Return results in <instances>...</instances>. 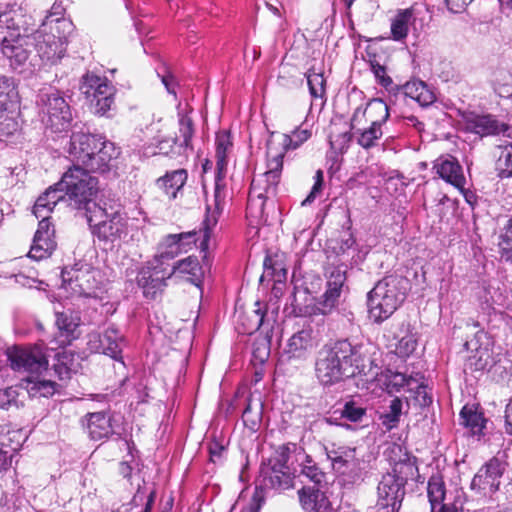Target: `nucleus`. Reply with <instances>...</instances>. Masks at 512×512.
<instances>
[{"label": "nucleus", "mask_w": 512, "mask_h": 512, "mask_svg": "<svg viewBox=\"0 0 512 512\" xmlns=\"http://www.w3.org/2000/svg\"><path fill=\"white\" fill-rule=\"evenodd\" d=\"M361 350V345H352L348 340L325 345L315 365L320 384H335L354 376L364 362Z\"/></svg>", "instance_id": "1"}, {"label": "nucleus", "mask_w": 512, "mask_h": 512, "mask_svg": "<svg viewBox=\"0 0 512 512\" xmlns=\"http://www.w3.org/2000/svg\"><path fill=\"white\" fill-rule=\"evenodd\" d=\"M47 350L42 342L26 346L15 345L7 348L6 356L11 369L23 375V380L28 384H56L55 381L44 378L46 374L51 375Z\"/></svg>", "instance_id": "2"}, {"label": "nucleus", "mask_w": 512, "mask_h": 512, "mask_svg": "<svg viewBox=\"0 0 512 512\" xmlns=\"http://www.w3.org/2000/svg\"><path fill=\"white\" fill-rule=\"evenodd\" d=\"M145 220L128 218L119 212L95 225L94 233L105 245L119 248L121 245L139 247L146 240Z\"/></svg>", "instance_id": "3"}, {"label": "nucleus", "mask_w": 512, "mask_h": 512, "mask_svg": "<svg viewBox=\"0 0 512 512\" xmlns=\"http://www.w3.org/2000/svg\"><path fill=\"white\" fill-rule=\"evenodd\" d=\"M58 187L63 190L67 205L72 209L85 211V216L91 223L92 216L89 213L92 207H96L94 198L98 191L97 178L88 170L74 165L64 173Z\"/></svg>", "instance_id": "4"}, {"label": "nucleus", "mask_w": 512, "mask_h": 512, "mask_svg": "<svg viewBox=\"0 0 512 512\" xmlns=\"http://www.w3.org/2000/svg\"><path fill=\"white\" fill-rule=\"evenodd\" d=\"M22 18L15 12L0 14V42L3 55L14 70L22 72L29 59L28 46H32L31 35L23 28Z\"/></svg>", "instance_id": "5"}, {"label": "nucleus", "mask_w": 512, "mask_h": 512, "mask_svg": "<svg viewBox=\"0 0 512 512\" xmlns=\"http://www.w3.org/2000/svg\"><path fill=\"white\" fill-rule=\"evenodd\" d=\"M408 280L398 275H388L379 280L368 293L370 317L376 323L388 319L406 296Z\"/></svg>", "instance_id": "6"}, {"label": "nucleus", "mask_w": 512, "mask_h": 512, "mask_svg": "<svg viewBox=\"0 0 512 512\" xmlns=\"http://www.w3.org/2000/svg\"><path fill=\"white\" fill-rule=\"evenodd\" d=\"M50 28L56 30L58 35L47 33L44 27L31 34L32 46L45 65L56 64L64 56L67 38L73 32L74 25L68 19H57L56 27Z\"/></svg>", "instance_id": "7"}, {"label": "nucleus", "mask_w": 512, "mask_h": 512, "mask_svg": "<svg viewBox=\"0 0 512 512\" xmlns=\"http://www.w3.org/2000/svg\"><path fill=\"white\" fill-rule=\"evenodd\" d=\"M216 177H215V189H214V210L211 212L210 207L207 208V216L204 220L206 233L212 229L218 221V216L223 210L225 202V191L223 179L226 173L227 167V153L232 148V141L230 133L226 130L220 131L216 135Z\"/></svg>", "instance_id": "8"}, {"label": "nucleus", "mask_w": 512, "mask_h": 512, "mask_svg": "<svg viewBox=\"0 0 512 512\" xmlns=\"http://www.w3.org/2000/svg\"><path fill=\"white\" fill-rule=\"evenodd\" d=\"M37 103L47 129L58 133L66 131L72 121L70 105L59 91H41Z\"/></svg>", "instance_id": "9"}, {"label": "nucleus", "mask_w": 512, "mask_h": 512, "mask_svg": "<svg viewBox=\"0 0 512 512\" xmlns=\"http://www.w3.org/2000/svg\"><path fill=\"white\" fill-rule=\"evenodd\" d=\"M295 444H284L279 446L268 463L261 467V476L264 485L276 490H286L293 486V474L288 466L290 454Z\"/></svg>", "instance_id": "10"}, {"label": "nucleus", "mask_w": 512, "mask_h": 512, "mask_svg": "<svg viewBox=\"0 0 512 512\" xmlns=\"http://www.w3.org/2000/svg\"><path fill=\"white\" fill-rule=\"evenodd\" d=\"M63 284L78 296L96 297L102 283L101 272L85 262L76 263L70 270L62 271Z\"/></svg>", "instance_id": "11"}, {"label": "nucleus", "mask_w": 512, "mask_h": 512, "mask_svg": "<svg viewBox=\"0 0 512 512\" xmlns=\"http://www.w3.org/2000/svg\"><path fill=\"white\" fill-rule=\"evenodd\" d=\"M283 168V152L274 153V141L267 142V171L254 176L250 191L258 198H272L276 195Z\"/></svg>", "instance_id": "12"}, {"label": "nucleus", "mask_w": 512, "mask_h": 512, "mask_svg": "<svg viewBox=\"0 0 512 512\" xmlns=\"http://www.w3.org/2000/svg\"><path fill=\"white\" fill-rule=\"evenodd\" d=\"M346 281V270L342 266L331 267L328 270L327 289L321 300L305 308L308 316H326L336 307L342 287Z\"/></svg>", "instance_id": "13"}, {"label": "nucleus", "mask_w": 512, "mask_h": 512, "mask_svg": "<svg viewBox=\"0 0 512 512\" xmlns=\"http://www.w3.org/2000/svg\"><path fill=\"white\" fill-rule=\"evenodd\" d=\"M124 343L123 335L114 326H109L103 334L93 332L88 335V348L95 353H102L117 360L114 365L116 371H124L125 364L118 360Z\"/></svg>", "instance_id": "14"}, {"label": "nucleus", "mask_w": 512, "mask_h": 512, "mask_svg": "<svg viewBox=\"0 0 512 512\" xmlns=\"http://www.w3.org/2000/svg\"><path fill=\"white\" fill-rule=\"evenodd\" d=\"M163 264L160 258H153L139 271L137 281L145 297L154 299L166 286V280L173 275V271H169Z\"/></svg>", "instance_id": "15"}, {"label": "nucleus", "mask_w": 512, "mask_h": 512, "mask_svg": "<svg viewBox=\"0 0 512 512\" xmlns=\"http://www.w3.org/2000/svg\"><path fill=\"white\" fill-rule=\"evenodd\" d=\"M506 470V463L494 457L486 462L471 481V489L484 496L496 492L500 479Z\"/></svg>", "instance_id": "16"}, {"label": "nucleus", "mask_w": 512, "mask_h": 512, "mask_svg": "<svg viewBox=\"0 0 512 512\" xmlns=\"http://www.w3.org/2000/svg\"><path fill=\"white\" fill-rule=\"evenodd\" d=\"M327 456L331 460L333 469L342 475H348L350 482L362 480L363 473L355 448L345 446L333 448L328 450Z\"/></svg>", "instance_id": "17"}, {"label": "nucleus", "mask_w": 512, "mask_h": 512, "mask_svg": "<svg viewBox=\"0 0 512 512\" xmlns=\"http://www.w3.org/2000/svg\"><path fill=\"white\" fill-rule=\"evenodd\" d=\"M40 218L42 219L39 222L29 251V257L35 260H42L49 257L56 248L54 239L55 230L50 223L49 217L43 215Z\"/></svg>", "instance_id": "18"}, {"label": "nucleus", "mask_w": 512, "mask_h": 512, "mask_svg": "<svg viewBox=\"0 0 512 512\" xmlns=\"http://www.w3.org/2000/svg\"><path fill=\"white\" fill-rule=\"evenodd\" d=\"M316 346V335L308 324L289 338L284 353L289 359L305 360Z\"/></svg>", "instance_id": "19"}, {"label": "nucleus", "mask_w": 512, "mask_h": 512, "mask_svg": "<svg viewBox=\"0 0 512 512\" xmlns=\"http://www.w3.org/2000/svg\"><path fill=\"white\" fill-rule=\"evenodd\" d=\"M104 137L84 132H73L70 138L69 153L84 166L102 144Z\"/></svg>", "instance_id": "20"}, {"label": "nucleus", "mask_w": 512, "mask_h": 512, "mask_svg": "<svg viewBox=\"0 0 512 512\" xmlns=\"http://www.w3.org/2000/svg\"><path fill=\"white\" fill-rule=\"evenodd\" d=\"M377 506L400 509L405 496V486L394 476L386 473L382 476L377 487Z\"/></svg>", "instance_id": "21"}, {"label": "nucleus", "mask_w": 512, "mask_h": 512, "mask_svg": "<svg viewBox=\"0 0 512 512\" xmlns=\"http://www.w3.org/2000/svg\"><path fill=\"white\" fill-rule=\"evenodd\" d=\"M55 316V325L58 328V332L53 341L59 347L70 345L78 337L76 331L80 323L79 316L71 310L56 312Z\"/></svg>", "instance_id": "22"}, {"label": "nucleus", "mask_w": 512, "mask_h": 512, "mask_svg": "<svg viewBox=\"0 0 512 512\" xmlns=\"http://www.w3.org/2000/svg\"><path fill=\"white\" fill-rule=\"evenodd\" d=\"M427 494L432 512H459V508L454 502H446V488L441 476L430 477Z\"/></svg>", "instance_id": "23"}, {"label": "nucleus", "mask_w": 512, "mask_h": 512, "mask_svg": "<svg viewBox=\"0 0 512 512\" xmlns=\"http://www.w3.org/2000/svg\"><path fill=\"white\" fill-rule=\"evenodd\" d=\"M394 455H400L398 460L394 461L391 476L397 478L400 485H406L409 480H414L419 476L418 467L416 465V458L409 455L407 452L402 453L401 446L394 445L391 449Z\"/></svg>", "instance_id": "24"}, {"label": "nucleus", "mask_w": 512, "mask_h": 512, "mask_svg": "<svg viewBox=\"0 0 512 512\" xmlns=\"http://www.w3.org/2000/svg\"><path fill=\"white\" fill-rule=\"evenodd\" d=\"M466 128L472 133L480 136L494 135L502 133L504 136L511 138L510 126L505 123L498 122L491 115H476L470 117L466 121Z\"/></svg>", "instance_id": "25"}, {"label": "nucleus", "mask_w": 512, "mask_h": 512, "mask_svg": "<svg viewBox=\"0 0 512 512\" xmlns=\"http://www.w3.org/2000/svg\"><path fill=\"white\" fill-rule=\"evenodd\" d=\"M436 173L447 183L458 189H463L466 183L462 167L452 156L439 157L433 165Z\"/></svg>", "instance_id": "26"}, {"label": "nucleus", "mask_w": 512, "mask_h": 512, "mask_svg": "<svg viewBox=\"0 0 512 512\" xmlns=\"http://www.w3.org/2000/svg\"><path fill=\"white\" fill-rule=\"evenodd\" d=\"M301 506L305 512H335L329 499L316 486H304L298 491Z\"/></svg>", "instance_id": "27"}, {"label": "nucleus", "mask_w": 512, "mask_h": 512, "mask_svg": "<svg viewBox=\"0 0 512 512\" xmlns=\"http://www.w3.org/2000/svg\"><path fill=\"white\" fill-rule=\"evenodd\" d=\"M80 90L86 97H92V100L115 95L114 86L106 78L93 73H86L82 76Z\"/></svg>", "instance_id": "28"}, {"label": "nucleus", "mask_w": 512, "mask_h": 512, "mask_svg": "<svg viewBox=\"0 0 512 512\" xmlns=\"http://www.w3.org/2000/svg\"><path fill=\"white\" fill-rule=\"evenodd\" d=\"M366 115L371 123L377 122L376 125L382 126L389 117L388 105L381 99H372L364 109L357 107L351 118L352 127L360 122V116Z\"/></svg>", "instance_id": "29"}, {"label": "nucleus", "mask_w": 512, "mask_h": 512, "mask_svg": "<svg viewBox=\"0 0 512 512\" xmlns=\"http://www.w3.org/2000/svg\"><path fill=\"white\" fill-rule=\"evenodd\" d=\"M184 239H188L189 243H195L196 233L185 232L167 235L160 244V254L156 255L154 258H160V261L162 262L164 259H173L174 257H176L178 254L185 250Z\"/></svg>", "instance_id": "30"}, {"label": "nucleus", "mask_w": 512, "mask_h": 512, "mask_svg": "<svg viewBox=\"0 0 512 512\" xmlns=\"http://www.w3.org/2000/svg\"><path fill=\"white\" fill-rule=\"evenodd\" d=\"M118 156L115 145L107 140H103L102 144L91 159L85 165V169L92 172H106L110 168V163Z\"/></svg>", "instance_id": "31"}, {"label": "nucleus", "mask_w": 512, "mask_h": 512, "mask_svg": "<svg viewBox=\"0 0 512 512\" xmlns=\"http://www.w3.org/2000/svg\"><path fill=\"white\" fill-rule=\"evenodd\" d=\"M86 417V428L92 440H102L113 433L111 419L106 413L95 412L88 414Z\"/></svg>", "instance_id": "32"}, {"label": "nucleus", "mask_w": 512, "mask_h": 512, "mask_svg": "<svg viewBox=\"0 0 512 512\" xmlns=\"http://www.w3.org/2000/svg\"><path fill=\"white\" fill-rule=\"evenodd\" d=\"M395 338H398L395 353L403 358L410 356L418 345L417 333L408 321H404L399 325Z\"/></svg>", "instance_id": "33"}, {"label": "nucleus", "mask_w": 512, "mask_h": 512, "mask_svg": "<svg viewBox=\"0 0 512 512\" xmlns=\"http://www.w3.org/2000/svg\"><path fill=\"white\" fill-rule=\"evenodd\" d=\"M63 190L58 187V183L49 187L42 195L38 197L33 207V213L36 218L47 215L53 211L59 201H65Z\"/></svg>", "instance_id": "34"}, {"label": "nucleus", "mask_w": 512, "mask_h": 512, "mask_svg": "<svg viewBox=\"0 0 512 512\" xmlns=\"http://www.w3.org/2000/svg\"><path fill=\"white\" fill-rule=\"evenodd\" d=\"M19 109V93L12 78H0V112H15Z\"/></svg>", "instance_id": "35"}, {"label": "nucleus", "mask_w": 512, "mask_h": 512, "mask_svg": "<svg viewBox=\"0 0 512 512\" xmlns=\"http://www.w3.org/2000/svg\"><path fill=\"white\" fill-rule=\"evenodd\" d=\"M265 313L260 302H256L255 308L251 311L241 313L238 316V323L243 327L242 332L252 334L258 331L264 323Z\"/></svg>", "instance_id": "36"}, {"label": "nucleus", "mask_w": 512, "mask_h": 512, "mask_svg": "<svg viewBox=\"0 0 512 512\" xmlns=\"http://www.w3.org/2000/svg\"><path fill=\"white\" fill-rule=\"evenodd\" d=\"M187 172L184 169L168 172L157 180V185L170 197L175 198L177 192L184 186Z\"/></svg>", "instance_id": "37"}, {"label": "nucleus", "mask_w": 512, "mask_h": 512, "mask_svg": "<svg viewBox=\"0 0 512 512\" xmlns=\"http://www.w3.org/2000/svg\"><path fill=\"white\" fill-rule=\"evenodd\" d=\"M405 96L418 102L421 106H428L435 101L434 94L422 81H410L402 86Z\"/></svg>", "instance_id": "38"}, {"label": "nucleus", "mask_w": 512, "mask_h": 512, "mask_svg": "<svg viewBox=\"0 0 512 512\" xmlns=\"http://www.w3.org/2000/svg\"><path fill=\"white\" fill-rule=\"evenodd\" d=\"M26 435L21 429H11L8 426L0 427V448L8 452V456L12 457V453L20 449Z\"/></svg>", "instance_id": "39"}, {"label": "nucleus", "mask_w": 512, "mask_h": 512, "mask_svg": "<svg viewBox=\"0 0 512 512\" xmlns=\"http://www.w3.org/2000/svg\"><path fill=\"white\" fill-rule=\"evenodd\" d=\"M415 20L412 9L400 10L391 22V34L395 41H401L408 35L409 27Z\"/></svg>", "instance_id": "40"}, {"label": "nucleus", "mask_w": 512, "mask_h": 512, "mask_svg": "<svg viewBox=\"0 0 512 512\" xmlns=\"http://www.w3.org/2000/svg\"><path fill=\"white\" fill-rule=\"evenodd\" d=\"M495 171L500 178L512 177V144L500 145L494 152Z\"/></svg>", "instance_id": "41"}, {"label": "nucleus", "mask_w": 512, "mask_h": 512, "mask_svg": "<svg viewBox=\"0 0 512 512\" xmlns=\"http://www.w3.org/2000/svg\"><path fill=\"white\" fill-rule=\"evenodd\" d=\"M170 271H173V274L178 272L183 275H188L189 281L197 286L200 284L203 275L202 268L195 256H189L178 261Z\"/></svg>", "instance_id": "42"}, {"label": "nucleus", "mask_w": 512, "mask_h": 512, "mask_svg": "<svg viewBox=\"0 0 512 512\" xmlns=\"http://www.w3.org/2000/svg\"><path fill=\"white\" fill-rule=\"evenodd\" d=\"M461 424L469 428L473 434L481 433L485 425L483 414L475 405H465L460 412Z\"/></svg>", "instance_id": "43"}, {"label": "nucleus", "mask_w": 512, "mask_h": 512, "mask_svg": "<svg viewBox=\"0 0 512 512\" xmlns=\"http://www.w3.org/2000/svg\"><path fill=\"white\" fill-rule=\"evenodd\" d=\"M490 83L494 91L501 97H507L512 93V74L506 68H496L490 75Z\"/></svg>", "instance_id": "44"}, {"label": "nucleus", "mask_w": 512, "mask_h": 512, "mask_svg": "<svg viewBox=\"0 0 512 512\" xmlns=\"http://www.w3.org/2000/svg\"><path fill=\"white\" fill-rule=\"evenodd\" d=\"M371 123L366 129H359L355 132L357 143L364 149H370L377 145L383 135L382 126Z\"/></svg>", "instance_id": "45"}, {"label": "nucleus", "mask_w": 512, "mask_h": 512, "mask_svg": "<svg viewBox=\"0 0 512 512\" xmlns=\"http://www.w3.org/2000/svg\"><path fill=\"white\" fill-rule=\"evenodd\" d=\"M74 359L71 354L66 352L57 354L56 363L53 364V374L60 381L70 380L71 375L75 372Z\"/></svg>", "instance_id": "46"}, {"label": "nucleus", "mask_w": 512, "mask_h": 512, "mask_svg": "<svg viewBox=\"0 0 512 512\" xmlns=\"http://www.w3.org/2000/svg\"><path fill=\"white\" fill-rule=\"evenodd\" d=\"M311 137V131L308 129H296L291 135L283 134L282 141L279 143L282 146L281 150H278L274 146L275 152H283V156L288 149H296Z\"/></svg>", "instance_id": "47"}, {"label": "nucleus", "mask_w": 512, "mask_h": 512, "mask_svg": "<svg viewBox=\"0 0 512 512\" xmlns=\"http://www.w3.org/2000/svg\"><path fill=\"white\" fill-rule=\"evenodd\" d=\"M178 131L179 137H182V142L179 146L185 149H192V137L194 135V123L190 116L179 111L178 113Z\"/></svg>", "instance_id": "48"}, {"label": "nucleus", "mask_w": 512, "mask_h": 512, "mask_svg": "<svg viewBox=\"0 0 512 512\" xmlns=\"http://www.w3.org/2000/svg\"><path fill=\"white\" fill-rule=\"evenodd\" d=\"M19 109L15 112H0V135L10 136L20 129Z\"/></svg>", "instance_id": "49"}, {"label": "nucleus", "mask_w": 512, "mask_h": 512, "mask_svg": "<svg viewBox=\"0 0 512 512\" xmlns=\"http://www.w3.org/2000/svg\"><path fill=\"white\" fill-rule=\"evenodd\" d=\"M366 407L362 406L359 401L351 398L345 401L341 410V417L349 420L350 422H361L366 415Z\"/></svg>", "instance_id": "50"}, {"label": "nucleus", "mask_w": 512, "mask_h": 512, "mask_svg": "<svg viewBox=\"0 0 512 512\" xmlns=\"http://www.w3.org/2000/svg\"><path fill=\"white\" fill-rule=\"evenodd\" d=\"M307 82L312 97L322 98L325 94V78L322 72H316L314 68L307 73Z\"/></svg>", "instance_id": "51"}, {"label": "nucleus", "mask_w": 512, "mask_h": 512, "mask_svg": "<svg viewBox=\"0 0 512 512\" xmlns=\"http://www.w3.org/2000/svg\"><path fill=\"white\" fill-rule=\"evenodd\" d=\"M268 198H258L249 191L247 203V215L254 220H261L264 216L265 201Z\"/></svg>", "instance_id": "52"}, {"label": "nucleus", "mask_w": 512, "mask_h": 512, "mask_svg": "<svg viewBox=\"0 0 512 512\" xmlns=\"http://www.w3.org/2000/svg\"><path fill=\"white\" fill-rule=\"evenodd\" d=\"M371 70L378 82L381 86H383L387 90L393 89V80L387 74L386 67L379 64L376 61H371Z\"/></svg>", "instance_id": "53"}, {"label": "nucleus", "mask_w": 512, "mask_h": 512, "mask_svg": "<svg viewBox=\"0 0 512 512\" xmlns=\"http://www.w3.org/2000/svg\"><path fill=\"white\" fill-rule=\"evenodd\" d=\"M485 337V333L482 331V330H478L475 335H474V338L471 339V340H467L465 343H464V347L467 351H471V352H475L476 355L474 357H476L478 355V359L479 361H482L484 356H486V359L489 358V352L487 349H482L480 346H479V341Z\"/></svg>", "instance_id": "54"}, {"label": "nucleus", "mask_w": 512, "mask_h": 512, "mask_svg": "<svg viewBox=\"0 0 512 512\" xmlns=\"http://www.w3.org/2000/svg\"><path fill=\"white\" fill-rule=\"evenodd\" d=\"M402 412V402L399 398L391 401L389 411L382 416L383 424L393 427L398 421Z\"/></svg>", "instance_id": "55"}, {"label": "nucleus", "mask_w": 512, "mask_h": 512, "mask_svg": "<svg viewBox=\"0 0 512 512\" xmlns=\"http://www.w3.org/2000/svg\"><path fill=\"white\" fill-rule=\"evenodd\" d=\"M270 350L268 342L262 340L260 342H255L253 346V360L257 361L259 364H263L269 357Z\"/></svg>", "instance_id": "56"}, {"label": "nucleus", "mask_w": 512, "mask_h": 512, "mask_svg": "<svg viewBox=\"0 0 512 512\" xmlns=\"http://www.w3.org/2000/svg\"><path fill=\"white\" fill-rule=\"evenodd\" d=\"M92 103L94 104L95 114L103 116L111 109L112 105L114 104V96H105L101 99L92 100Z\"/></svg>", "instance_id": "57"}, {"label": "nucleus", "mask_w": 512, "mask_h": 512, "mask_svg": "<svg viewBox=\"0 0 512 512\" xmlns=\"http://www.w3.org/2000/svg\"><path fill=\"white\" fill-rule=\"evenodd\" d=\"M315 183L309 193V195L302 201V205L305 206L307 204H310L314 201L316 198L317 193L321 191L322 188V182H323V172L321 170H318L315 175Z\"/></svg>", "instance_id": "58"}, {"label": "nucleus", "mask_w": 512, "mask_h": 512, "mask_svg": "<svg viewBox=\"0 0 512 512\" xmlns=\"http://www.w3.org/2000/svg\"><path fill=\"white\" fill-rule=\"evenodd\" d=\"M424 379V375L421 373L410 374L408 377L403 373H396L389 384H403L404 382L409 383L411 381L423 384Z\"/></svg>", "instance_id": "59"}, {"label": "nucleus", "mask_w": 512, "mask_h": 512, "mask_svg": "<svg viewBox=\"0 0 512 512\" xmlns=\"http://www.w3.org/2000/svg\"><path fill=\"white\" fill-rule=\"evenodd\" d=\"M350 140L351 135L348 132H344L337 135L335 138L330 137V145L333 149L343 152V150L348 147Z\"/></svg>", "instance_id": "60"}, {"label": "nucleus", "mask_w": 512, "mask_h": 512, "mask_svg": "<svg viewBox=\"0 0 512 512\" xmlns=\"http://www.w3.org/2000/svg\"><path fill=\"white\" fill-rule=\"evenodd\" d=\"M16 395L13 386L0 387V408H4L15 401Z\"/></svg>", "instance_id": "61"}, {"label": "nucleus", "mask_w": 512, "mask_h": 512, "mask_svg": "<svg viewBox=\"0 0 512 512\" xmlns=\"http://www.w3.org/2000/svg\"><path fill=\"white\" fill-rule=\"evenodd\" d=\"M500 237H501L500 246H502L503 250L509 249L512 251V217L508 220L507 224L504 226V231Z\"/></svg>", "instance_id": "62"}, {"label": "nucleus", "mask_w": 512, "mask_h": 512, "mask_svg": "<svg viewBox=\"0 0 512 512\" xmlns=\"http://www.w3.org/2000/svg\"><path fill=\"white\" fill-rule=\"evenodd\" d=\"M302 473L309 478L314 484H319L324 478V474L314 466H305Z\"/></svg>", "instance_id": "63"}, {"label": "nucleus", "mask_w": 512, "mask_h": 512, "mask_svg": "<svg viewBox=\"0 0 512 512\" xmlns=\"http://www.w3.org/2000/svg\"><path fill=\"white\" fill-rule=\"evenodd\" d=\"M264 503L263 491L256 488L251 499V512H259L262 504Z\"/></svg>", "instance_id": "64"}]
</instances>
